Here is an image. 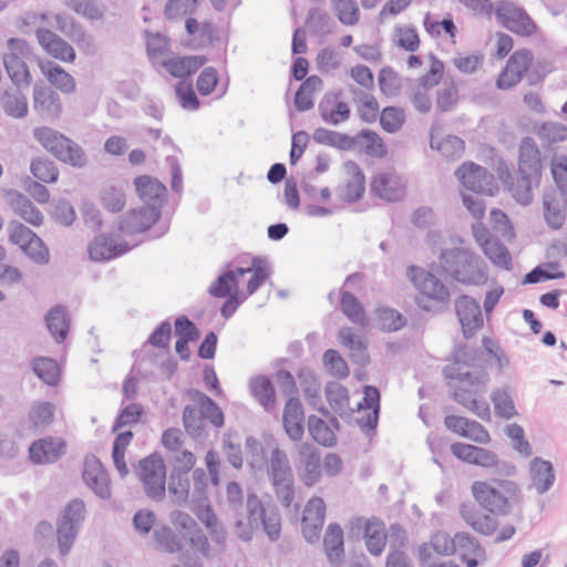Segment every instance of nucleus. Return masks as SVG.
<instances>
[{
    "instance_id": "1",
    "label": "nucleus",
    "mask_w": 567,
    "mask_h": 567,
    "mask_svg": "<svg viewBox=\"0 0 567 567\" xmlns=\"http://www.w3.org/2000/svg\"><path fill=\"white\" fill-rule=\"evenodd\" d=\"M467 351L466 344H460L453 353V365L445 367L443 373L446 379L461 382V385L453 390L452 399L481 420L488 422L491 421L489 405L485 399L480 400L477 396L485 392L489 377L482 368L463 371L467 365Z\"/></svg>"
},
{
    "instance_id": "2",
    "label": "nucleus",
    "mask_w": 567,
    "mask_h": 567,
    "mask_svg": "<svg viewBox=\"0 0 567 567\" xmlns=\"http://www.w3.org/2000/svg\"><path fill=\"white\" fill-rule=\"evenodd\" d=\"M247 522L238 517L234 529L243 542L254 537V530L261 528L270 542H277L281 536V514L276 505L266 507L255 493H248L246 498Z\"/></svg>"
},
{
    "instance_id": "3",
    "label": "nucleus",
    "mask_w": 567,
    "mask_h": 567,
    "mask_svg": "<svg viewBox=\"0 0 567 567\" xmlns=\"http://www.w3.org/2000/svg\"><path fill=\"white\" fill-rule=\"evenodd\" d=\"M439 261L442 274L460 284L481 286L488 279L484 260L468 248H445Z\"/></svg>"
},
{
    "instance_id": "4",
    "label": "nucleus",
    "mask_w": 567,
    "mask_h": 567,
    "mask_svg": "<svg viewBox=\"0 0 567 567\" xmlns=\"http://www.w3.org/2000/svg\"><path fill=\"white\" fill-rule=\"evenodd\" d=\"M540 151L530 136L522 138L518 148L517 178L511 185L513 197L523 205L530 204L532 188L538 186L542 178Z\"/></svg>"
},
{
    "instance_id": "5",
    "label": "nucleus",
    "mask_w": 567,
    "mask_h": 567,
    "mask_svg": "<svg viewBox=\"0 0 567 567\" xmlns=\"http://www.w3.org/2000/svg\"><path fill=\"white\" fill-rule=\"evenodd\" d=\"M472 493L484 509L495 515L509 514L520 499L518 484L509 480L476 481L472 485Z\"/></svg>"
},
{
    "instance_id": "6",
    "label": "nucleus",
    "mask_w": 567,
    "mask_h": 567,
    "mask_svg": "<svg viewBox=\"0 0 567 567\" xmlns=\"http://www.w3.org/2000/svg\"><path fill=\"white\" fill-rule=\"evenodd\" d=\"M267 475L278 502L285 508L291 507L296 494L295 475L287 453L278 446L271 451Z\"/></svg>"
},
{
    "instance_id": "7",
    "label": "nucleus",
    "mask_w": 567,
    "mask_h": 567,
    "mask_svg": "<svg viewBox=\"0 0 567 567\" xmlns=\"http://www.w3.org/2000/svg\"><path fill=\"white\" fill-rule=\"evenodd\" d=\"M86 508L81 498L71 499L56 519L58 548L65 556L73 547L85 519Z\"/></svg>"
},
{
    "instance_id": "8",
    "label": "nucleus",
    "mask_w": 567,
    "mask_h": 567,
    "mask_svg": "<svg viewBox=\"0 0 567 567\" xmlns=\"http://www.w3.org/2000/svg\"><path fill=\"white\" fill-rule=\"evenodd\" d=\"M138 468L146 495L153 501H162L165 496L166 478L163 457L158 453H152L138 462Z\"/></svg>"
},
{
    "instance_id": "9",
    "label": "nucleus",
    "mask_w": 567,
    "mask_h": 567,
    "mask_svg": "<svg viewBox=\"0 0 567 567\" xmlns=\"http://www.w3.org/2000/svg\"><path fill=\"white\" fill-rule=\"evenodd\" d=\"M495 16L504 28L516 34L530 37L536 33L537 25L525 9L512 2H499L495 8Z\"/></svg>"
},
{
    "instance_id": "10",
    "label": "nucleus",
    "mask_w": 567,
    "mask_h": 567,
    "mask_svg": "<svg viewBox=\"0 0 567 567\" xmlns=\"http://www.w3.org/2000/svg\"><path fill=\"white\" fill-rule=\"evenodd\" d=\"M455 312L465 339H471L483 327L484 320L480 302L468 295L455 299Z\"/></svg>"
},
{
    "instance_id": "11",
    "label": "nucleus",
    "mask_w": 567,
    "mask_h": 567,
    "mask_svg": "<svg viewBox=\"0 0 567 567\" xmlns=\"http://www.w3.org/2000/svg\"><path fill=\"white\" fill-rule=\"evenodd\" d=\"M408 275L422 295L440 303L449 302L450 289L434 274L417 266H410Z\"/></svg>"
},
{
    "instance_id": "12",
    "label": "nucleus",
    "mask_w": 567,
    "mask_h": 567,
    "mask_svg": "<svg viewBox=\"0 0 567 567\" xmlns=\"http://www.w3.org/2000/svg\"><path fill=\"white\" fill-rule=\"evenodd\" d=\"M33 110L45 122H54L62 114V101L50 85L35 83L33 86Z\"/></svg>"
},
{
    "instance_id": "13",
    "label": "nucleus",
    "mask_w": 567,
    "mask_h": 567,
    "mask_svg": "<svg viewBox=\"0 0 567 567\" xmlns=\"http://www.w3.org/2000/svg\"><path fill=\"white\" fill-rule=\"evenodd\" d=\"M85 485L101 499L112 496L110 477L101 461L95 455H86L82 474Z\"/></svg>"
},
{
    "instance_id": "14",
    "label": "nucleus",
    "mask_w": 567,
    "mask_h": 567,
    "mask_svg": "<svg viewBox=\"0 0 567 567\" xmlns=\"http://www.w3.org/2000/svg\"><path fill=\"white\" fill-rule=\"evenodd\" d=\"M455 175L465 189L477 195L492 194L491 185L493 175H491L485 167L473 162H467L455 172Z\"/></svg>"
},
{
    "instance_id": "15",
    "label": "nucleus",
    "mask_w": 567,
    "mask_h": 567,
    "mask_svg": "<svg viewBox=\"0 0 567 567\" xmlns=\"http://www.w3.org/2000/svg\"><path fill=\"white\" fill-rule=\"evenodd\" d=\"M161 217V210L156 207L142 206L128 210L120 220L118 228L127 235L140 234L148 230Z\"/></svg>"
},
{
    "instance_id": "16",
    "label": "nucleus",
    "mask_w": 567,
    "mask_h": 567,
    "mask_svg": "<svg viewBox=\"0 0 567 567\" xmlns=\"http://www.w3.org/2000/svg\"><path fill=\"white\" fill-rule=\"evenodd\" d=\"M66 452V443L60 437L48 436L34 441L29 447V458L34 464H52Z\"/></svg>"
},
{
    "instance_id": "17",
    "label": "nucleus",
    "mask_w": 567,
    "mask_h": 567,
    "mask_svg": "<svg viewBox=\"0 0 567 567\" xmlns=\"http://www.w3.org/2000/svg\"><path fill=\"white\" fill-rule=\"evenodd\" d=\"M4 199L13 213L25 223L39 227L43 224V214L28 196L17 189H4Z\"/></svg>"
},
{
    "instance_id": "18",
    "label": "nucleus",
    "mask_w": 567,
    "mask_h": 567,
    "mask_svg": "<svg viewBox=\"0 0 567 567\" xmlns=\"http://www.w3.org/2000/svg\"><path fill=\"white\" fill-rule=\"evenodd\" d=\"M282 425L291 441L298 442L305 434V411L297 396L289 398L282 413Z\"/></svg>"
},
{
    "instance_id": "19",
    "label": "nucleus",
    "mask_w": 567,
    "mask_h": 567,
    "mask_svg": "<svg viewBox=\"0 0 567 567\" xmlns=\"http://www.w3.org/2000/svg\"><path fill=\"white\" fill-rule=\"evenodd\" d=\"M134 185L140 198L146 206L162 209L167 196V188L163 183L151 176L142 175L134 179Z\"/></svg>"
},
{
    "instance_id": "20",
    "label": "nucleus",
    "mask_w": 567,
    "mask_h": 567,
    "mask_svg": "<svg viewBox=\"0 0 567 567\" xmlns=\"http://www.w3.org/2000/svg\"><path fill=\"white\" fill-rule=\"evenodd\" d=\"M533 62V53L528 49H522L518 51H515L511 58L507 61V69L508 72H512V80L511 82L505 83V78L507 76V73H501L496 85L501 90H508L513 86H515L517 83L520 82L523 79V75L525 72L528 71L530 64Z\"/></svg>"
},
{
    "instance_id": "21",
    "label": "nucleus",
    "mask_w": 567,
    "mask_h": 567,
    "mask_svg": "<svg viewBox=\"0 0 567 567\" xmlns=\"http://www.w3.org/2000/svg\"><path fill=\"white\" fill-rule=\"evenodd\" d=\"M38 42L53 58L64 62L75 60V51L64 39L49 29H38L35 32Z\"/></svg>"
},
{
    "instance_id": "22",
    "label": "nucleus",
    "mask_w": 567,
    "mask_h": 567,
    "mask_svg": "<svg viewBox=\"0 0 567 567\" xmlns=\"http://www.w3.org/2000/svg\"><path fill=\"white\" fill-rule=\"evenodd\" d=\"M559 196L555 190L546 192L543 196L544 218L551 229L561 228L566 219L567 195L560 193Z\"/></svg>"
},
{
    "instance_id": "23",
    "label": "nucleus",
    "mask_w": 567,
    "mask_h": 567,
    "mask_svg": "<svg viewBox=\"0 0 567 567\" xmlns=\"http://www.w3.org/2000/svg\"><path fill=\"white\" fill-rule=\"evenodd\" d=\"M127 244H116L104 235H100L87 247L90 259L93 261H107L127 252Z\"/></svg>"
},
{
    "instance_id": "24",
    "label": "nucleus",
    "mask_w": 567,
    "mask_h": 567,
    "mask_svg": "<svg viewBox=\"0 0 567 567\" xmlns=\"http://www.w3.org/2000/svg\"><path fill=\"white\" fill-rule=\"evenodd\" d=\"M249 392L251 396L268 413L276 410V390L271 380L264 374L256 375L249 380Z\"/></svg>"
},
{
    "instance_id": "25",
    "label": "nucleus",
    "mask_w": 567,
    "mask_h": 567,
    "mask_svg": "<svg viewBox=\"0 0 567 567\" xmlns=\"http://www.w3.org/2000/svg\"><path fill=\"white\" fill-rule=\"evenodd\" d=\"M529 476L538 494H545L548 492L556 480L551 462L539 456H535L529 462Z\"/></svg>"
},
{
    "instance_id": "26",
    "label": "nucleus",
    "mask_w": 567,
    "mask_h": 567,
    "mask_svg": "<svg viewBox=\"0 0 567 567\" xmlns=\"http://www.w3.org/2000/svg\"><path fill=\"white\" fill-rule=\"evenodd\" d=\"M206 61L204 55H186L164 60L162 65L172 76L184 79L199 70Z\"/></svg>"
},
{
    "instance_id": "27",
    "label": "nucleus",
    "mask_w": 567,
    "mask_h": 567,
    "mask_svg": "<svg viewBox=\"0 0 567 567\" xmlns=\"http://www.w3.org/2000/svg\"><path fill=\"white\" fill-rule=\"evenodd\" d=\"M363 537L367 550L372 556H380L386 545L385 526L382 520L372 517L363 525Z\"/></svg>"
},
{
    "instance_id": "28",
    "label": "nucleus",
    "mask_w": 567,
    "mask_h": 567,
    "mask_svg": "<svg viewBox=\"0 0 567 567\" xmlns=\"http://www.w3.org/2000/svg\"><path fill=\"white\" fill-rule=\"evenodd\" d=\"M22 87H8L0 96V104L4 113L13 118H24L29 112L28 99Z\"/></svg>"
},
{
    "instance_id": "29",
    "label": "nucleus",
    "mask_w": 567,
    "mask_h": 567,
    "mask_svg": "<svg viewBox=\"0 0 567 567\" xmlns=\"http://www.w3.org/2000/svg\"><path fill=\"white\" fill-rule=\"evenodd\" d=\"M327 558L332 565H340L344 557L343 530L337 523H330L323 537Z\"/></svg>"
},
{
    "instance_id": "30",
    "label": "nucleus",
    "mask_w": 567,
    "mask_h": 567,
    "mask_svg": "<svg viewBox=\"0 0 567 567\" xmlns=\"http://www.w3.org/2000/svg\"><path fill=\"white\" fill-rule=\"evenodd\" d=\"M344 169L351 178L344 186L342 198L348 203L358 202L365 190L364 174L354 161H347L344 163Z\"/></svg>"
},
{
    "instance_id": "31",
    "label": "nucleus",
    "mask_w": 567,
    "mask_h": 567,
    "mask_svg": "<svg viewBox=\"0 0 567 567\" xmlns=\"http://www.w3.org/2000/svg\"><path fill=\"white\" fill-rule=\"evenodd\" d=\"M370 187L371 193L388 202H399L405 195L404 187L386 173L374 176Z\"/></svg>"
},
{
    "instance_id": "32",
    "label": "nucleus",
    "mask_w": 567,
    "mask_h": 567,
    "mask_svg": "<svg viewBox=\"0 0 567 567\" xmlns=\"http://www.w3.org/2000/svg\"><path fill=\"white\" fill-rule=\"evenodd\" d=\"M55 28L79 47L90 45L91 37L86 34L83 25L66 13L54 16Z\"/></svg>"
},
{
    "instance_id": "33",
    "label": "nucleus",
    "mask_w": 567,
    "mask_h": 567,
    "mask_svg": "<svg viewBox=\"0 0 567 567\" xmlns=\"http://www.w3.org/2000/svg\"><path fill=\"white\" fill-rule=\"evenodd\" d=\"M45 324L55 342L62 343L69 333L70 320L66 307L56 305L45 316Z\"/></svg>"
},
{
    "instance_id": "34",
    "label": "nucleus",
    "mask_w": 567,
    "mask_h": 567,
    "mask_svg": "<svg viewBox=\"0 0 567 567\" xmlns=\"http://www.w3.org/2000/svg\"><path fill=\"white\" fill-rule=\"evenodd\" d=\"M124 182L106 183L100 192V202L110 213H120L126 205Z\"/></svg>"
},
{
    "instance_id": "35",
    "label": "nucleus",
    "mask_w": 567,
    "mask_h": 567,
    "mask_svg": "<svg viewBox=\"0 0 567 567\" xmlns=\"http://www.w3.org/2000/svg\"><path fill=\"white\" fill-rule=\"evenodd\" d=\"M491 401L497 417L511 420L518 415L513 398V390L508 385L495 388L491 393Z\"/></svg>"
},
{
    "instance_id": "36",
    "label": "nucleus",
    "mask_w": 567,
    "mask_h": 567,
    "mask_svg": "<svg viewBox=\"0 0 567 567\" xmlns=\"http://www.w3.org/2000/svg\"><path fill=\"white\" fill-rule=\"evenodd\" d=\"M312 140L317 144L332 146L340 151H351L357 145V137L324 127L316 128L312 133Z\"/></svg>"
},
{
    "instance_id": "37",
    "label": "nucleus",
    "mask_w": 567,
    "mask_h": 567,
    "mask_svg": "<svg viewBox=\"0 0 567 567\" xmlns=\"http://www.w3.org/2000/svg\"><path fill=\"white\" fill-rule=\"evenodd\" d=\"M189 396L199 404V411L204 420L209 421L215 427L224 426V412L212 398L196 389L189 391Z\"/></svg>"
},
{
    "instance_id": "38",
    "label": "nucleus",
    "mask_w": 567,
    "mask_h": 567,
    "mask_svg": "<svg viewBox=\"0 0 567 567\" xmlns=\"http://www.w3.org/2000/svg\"><path fill=\"white\" fill-rule=\"evenodd\" d=\"M321 118L329 124L338 125L350 117V107L346 102L322 99L318 105Z\"/></svg>"
},
{
    "instance_id": "39",
    "label": "nucleus",
    "mask_w": 567,
    "mask_h": 567,
    "mask_svg": "<svg viewBox=\"0 0 567 567\" xmlns=\"http://www.w3.org/2000/svg\"><path fill=\"white\" fill-rule=\"evenodd\" d=\"M534 133L543 147H551L558 142L567 141V126L558 122H544L534 126Z\"/></svg>"
},
{
    "instance_id": "40",
    "label": "nucleus",
    "mask_w": 567,
    "mask_h": 567,
    "mask_svg": "<svg viewBox=\"0 0 567 567\" xmlns=\"http://www.w3.org/2000/svg\"><path fill=\"white\" fill-rule=\"evenodd\" d=\"M42 72L51 83L63 93H73L75 91L74 78L56 63L49 62L42 66Z\"/></svg>"
},
{
    "instance_id": "41",
    "label": "nucleus",
    "mask_w": 567,
    "mask_h": 567,
    "mask_svg": "<svg viewBox=\"0 0 567 567\" xmlns=\"http://www.w3.org/2000/svg\"><path fill=\"white\" fill-rule=\"evenodd\" d=\"M154 540L159 550L174 554L183 549L184 538L169 526L162 525L153 533Z\"/></svg>"
},
{
    "instance_id": "42",
    "label": "nucleus",
    "mask_w": 567,
    "mask_h": 567,
    "mask_svg": "<svg viewBox=\"0 0 567 567\" xmlns=\"http://www.w3.org/2000/svg\"><path fill=\"white\" fill-rule=\"evenodd\" d=\"M6 71L17 87H28L32 82L29 66L23 59L14 56H3Z\"/></svg>"
},
{
    "instance_id": "43",
    "label": "nucleus",
    "mask_w": 567,
    "mask_h": 567,
    "mask_svg": "<svg viewBox=\"0 0 567 567\" xmlns=\"http://www.w3.org/2000/svg\"><path fill=\"white\" fill-rule=\"evenodd\" d=\"M340 310L351 322L364 324L365 312L363 306L352 292L344 289H341L340 292Z\"/></svg>"
},
{
    "instance_id": "44",
    "label": "nucleus",
    "mask_w": 567,
    "mask_h": 567,
    "mask_svg": "<svg viewBox=\"0 0 567 567\" xmlns=\"http://www.w3.org/2000/svg\"><path fill=\"white\" fill-rule=\"evenodd\" d=\"M252 275L247 282V296L254 295L260 286L270 277L271 268L267 257L255 256L251 259Z\"/></svg>"
},
{
    "instance_id": "45",
    "label": "nucleus",
    "mask_w": 567,
    "mask_h": 567,
    "mask_svg": "<svg viewBox=\"0 0 567 567\" xmlns=\"http://www.w3.org/2000/svg\"><path fill=\"white\" fill-rule=\"evenodd\" d=\"M476 456L474 457L473 465L482 466V467H495L497 472H503L506 476H514L516 473V467L512 463L501 462L497 455L484 447H480L475 452Z\"/></svg>"
},
{
    "instance_id": "46",
    "label": "nucleus",
    "mask_w": 567,
    "mask_h": 567,
    "mask_svg": "<svg viewBox=\"0 0 567 567\" xmlns=\"http://www.w3.org/2000/svg\"><path fill=\"white\" fill-rule=\"evenodd\" d=\"M482 249L492 264L505 270L512 269V256L509 250L498 238L495 237Z\"/></svg>"
},
{
    "instance_id": "47",
    "label": "nucleus",
    "mask_w": 567,
    "mask_h": 567,
    "mask_svg": "<svg viewBox=\"0 0 567 567\" xmlns=\"http://www.w3.org/2000/svg\"><path fill=\"white\" fill-rule=\"evenodd\" d=\"M55 157L59 161L78 168H82L87 164V155L84 150L69 137Z\"/></svg>"
},
{
    "instance_id": "48",
    "label": "nucleus",
    "mask_w": 567,
    "mask_h": 567,
    "mask_svg": "<svg viewBox=\"0 0 567 567\" xmlns=\"http://www.w3.org/2000/svg\"><path fill=\"white\" fill-rule=\"evenodd\" d=\"M30 171L32 175L42 183H55L59 178L56 164L44 156L33 158L30 164Z\"/></svg>"
},
{
    "instance_id": "49",
    "label": "nucleus",
    "mask_w": 567,
    "mask_h": 567,
    "mask_svg": "<svg viewBox=\"0 0 567 567\" xmlns=\"http://www.w3.org/2000/svg\"><path fill=\"white\" fill-rule=\"evenodd\" d=\"M308 431L312 439L322 446H333L337 437L333 431L322 419L317 415H310L308 417Z\"/></svg>"
},
{
    "instance_id": "50",
    "label": "nucleus",
    "mask_w": 567,
    "mask_h": 567,
    "mask_svg": "<svg viewBox=\"0 0 567 567\" xmlns=\"http://www.w3.org/2000/svg\"><path fill=\"white\" fill-rule=\"evenodd\" d=\"M326 399L334 412L341 414L349 404L348 389L337 381H329L324 388Z\"/></svg>"
},
{
    "instance_id": "51",
    "label": "nucleus",
    "mask_w": 567,
    "mask_h": 567,
    "mask_svg": "<svg viewBox=\"0 0 567 567\" xmlns=\"http://www.w3.org/2000/svg\"><path fill=\"white\" fill-rule=\"evenodd\" d=\"M35 140L51 154L56 156L66 141V136L50 127H38L34 130Z\"/></svg>"
},
{
    "instance_id": "52",
    "label": "nucleus",
    "mask_w": 567,
    "mask_h": 567,
    "mask_svg": "<svg viewBox=\"0 0 567 567\" xmlns=\"http://www.w3.org/2000/svg\"><path fill=\"white\" fill-rule=\"evenodd\" d=\"M68 6L76 14L91 21L101 20L106 11L105 6L96 0H68Z\"/></svg>"
},
{
    "instance_id": "53",
    "label": "nucleus",
    "mask_w": 567,
    "mask_h": 567,
    "mask_svg": "<svg viewBox=\"0 0 567 567\" xmlns=\"http://www.w3.org/2000/svg\"><path fill=\"white\" fill-rule=\"evenodd\" d=\"M34 374L48 385H55L59 381V368L56 361L50 358H35L32 361Z\"/></svg>"
},
{
    "instance_id": "54",
    "label": "nucleus",
    "mask_w": 567,
    "mask_h": 567,
    "mask_svg": "<svg viewBox=\"0 0 567 567\" xmlns=\"http://www.w3.org/2000/svg\"><path fill=\"white\" fill-rule=\"evenodd\" d=\"M377 318L380 329L384 332L399 331L406 324L404 316L393 308H378Z\"/></svg>"
},
{
    "instance_id": "55",
    "label": "nucleus",
    "mask_w": 567,
    "mask_h": 567,
    "mask_svg": "<svg viewBox=\"0 0 567 567\" xmlns=\"http://www.w3.org/2000/svg\"><path fill=\"white\" fill-rule=\"evenodd\" d=\"M338 340L343 347L349 348L351 351L360 352V362L362 365L369 363L370 357L365 351L367 346L361 337L353 333V329L351 327L341 328L338 332Z\"/></svg>"
},
{
    "instance_id": "56",
    "label": "nucleus",
    "mask_w": 567,
    "mask_h": 567,
    "mask_svg": "<svg viewBox=\"0 0 567 567\" xmlns=\"http://www.w3.org/2000/svg\"><path fill=\"white\" fill-rule=\"evenodd\" d=\"M339 21L344 25H353L360 19V11L355 0H331Z\"/></svg>"
},
{
    "instance_id": "57",
    "label": "nucleus",
    "mask_w": 567,
    "mask_h": 567,
    "mask_svg": "<svg viewBox=\"0 0 567 567\" xmlns=\"http://www.w3.org/2000/svg\"><path fill=\"white\" fill-rule=\"evenodd\" d=\"M208 293L215 298H227L234 293H238V286L235 282L233 272L224 271L209 286Z\"/></svg>"
},
{
    "instance_id": "58",
    "label": "nucleus",
    "mask_w": 567,
    "mask_h": 567,
    "mask_svg": "<svg viewBox=\"0 0 567 567\" xmlns=\"http://www.w3.org/2000/svg\"><path fill=\"white\" fill-rule=\"evenodd\" d=\"M183 425L194 439H199L205 433L203 415L192 405H186L183 410Z\"/></svg>"
},
{
    "instance_id": "59",
    "label": "nucleus",
    "mask_w": 567,
    "mask_h": 567,
    "mask_svg": "<svg viewBox=\"0 0 567 567\" xmlns=\"http://www.w3.org/2000/svg\"><path fill=\"white\" fill-rule=\"evenodd\" d=\"M302 481L307 486H312L321 477V460L316 453L305 454L301 457Z\"/></svg>"
},
{
    "instance_id": "60",
    "label": "nucleus",
    "mask_w": 567,
    "mask_h": 567,
    "mask_svg": "<svg viewBox=\"0 0 567 567\" xmlns=\"http://www.w3.org/2000/svg\"><path fill=\"white\" fill-rule=\"evenodd\" d=\"M506 435L512 440L513 449L524 457H529L533 454V449L525 436V431L522 425L513 423L505 427Z\"/></svg>"
},
{
    "instance_id": "61",
    "label": "nucleus",
    "mask_w": 567,
    "mask_h": 567,
    "mask_svg": "<svg viewBox=\"0 0 567 567\" xmlns=\"http://www.w3.org/2000/svg\"><path fill=\"white\" fill-rule=\"evenodd\" d=\"M189 476L187 473L183 474L178 471H171L168 477V491L178 501L186 502L189 497Z\"/></svg>"
},
{
    "instance_id": "62",
    "label": "nucleus",
    "mask_w": 567,
    "mask_h": 567,
    "mask_svg": "<svg viewBox=\"0 0 567 567\" xmlns=\"http://www.w3.org/2000/svg\"><path fill=\"white\" fill-rule=\"evenodd\" d=\"M378 82L380 91L385 96H395L399 94L401 89L400 76L391 66H384L380 70Z\"/></svg>"
},
{
    "instance_id": "63",
    "label": "nucleus",
    "mask_w": 567,
    "mask_h": 567,
    "mask_svg": "<svg viewBox=\"0 0 567 567\" xmlns=\"http://www.w3.org/2000/svg\"><path fill=\"white\" fill-rule=\"evenodd\" d=\"M323 364L328 372L338 379H346L349 375V368L346 360L334 349L324 351Z\"/></svg>"
},
{
    "instance_id": "64",
    "label": "nucleus",
    "mask_w": 567,
    "mask_h": 567,
    "mask_svg": "<svg viewBox=\"0 0 567 567\" xmlns=\"http://www.w3.org/2000/svg\"><path fill=\"white\" fill-rule=\"evenodd\" d=\"M553 179L563 195H567V156L554 154L550 162Z\"/></svg>"
}]
</instances>
